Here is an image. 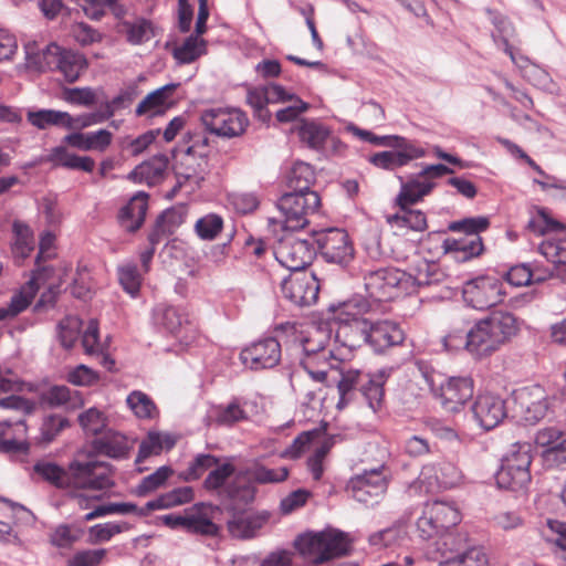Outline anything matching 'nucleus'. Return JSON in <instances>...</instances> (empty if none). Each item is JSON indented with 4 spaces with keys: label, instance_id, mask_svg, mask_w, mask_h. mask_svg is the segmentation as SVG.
Here are the masks:
<instances>
[{
    "label": "nucleus",
    "instance_id": "nucleus-1",
    "mask_svg": "<svg viewBox=\"0 0 566 566\" xmlns=\"http://www.w3.org/2000/svg\"><path fill=\"white\" fill-rule=\"evenodd\" d=\"M515 316L509 312H493L478 321L465 333V349L481 358L491 355L517 334Z\"/></svg>",
    "mask_w": 566,
    "mask_h": 566
},
{
    "label": "nucleus",
    "instance_id": "nucleus-2",
    "mask_svg": "<svg viewBox=\"0 0 566 566\" xmlns=\"http://www.w3.org/2000/svg\"><path fill=\"white\" fill-rule=\"evenodd\" d=\"M490 226L486 217L479 216L453 221L448 229L452 232H462L461 238H447L442 242L444 254L457 262H467L479 256L483 251V243L480 233Z\"/></svg>",
    "mask_w": 566,
    "mask_h": 566
},
{
    "label": "nucleus",
    "instance_id": "nucleus-3",
    "mask_svg": "<svg viewBox=\"0 0 566 566\" xmlns=\"http://www.w3.org/2000/svg\"><path fill=\"white\" fill-rule=\"evenodd\" d=\"M321 198L317 192H285L277 200L280 217L274 220L284 231H298L308 223V217L318 211Z\"/></svg>",
    "mask_w": 566,
    "mask_h": 566
},
{
    "label": "nucleus",
    "instance_id": "nucleus-4",
    "mask_svg": "<svg viewBox=\"0 0 566 566\" xmlns=\"http://www.w3.org/2000/svg\"><path fill=\"white\" fill-rule=\"evenodd\" d=\"M531 446L527 443L513 444L502 459L501 467L495 474L497 486L513 492L524 491L531 482Z\"/></svg>",
    "mask_w": 566,
    "mask_h": 566
},
{
    "label": "nucleus",
    "instance_id": "nucleus-5",
    "mask_svg": "<svg viewBox=\"0 0 566 566\" xmlns=\"http://www.w3.org/2000/svg\"><path fill=\"white\" fill-rule=\"evenodd\" d=\"M70 489L102 491L115 485L113 467L104 461H78L69 464Z\"/></svg>",
    "mask_w": 566,
    "mask_h": 566
},
{
    "label": "nucleus",
    "instance_id": "nucleus-6",
    "mask_svg": "<svg viewBox=\"0 0 566 566\" xmlns=\"http://www.w3.org/2000/svg\"><path fill=\"white\" fill-rule=\"evenodd\" d=\"M200 120L207 132L222 138L239 137L249 125L248 116L239 108L205 109Z\"/></svg>",
    "mask_w": 566,
    "mask_h": 566
},
{
    "label": "nucleus",
    "instance_id": "nucleus-7",
    "mask_svg": "<svg viewBox=\"0 0 566 566\" xmlns=\"http://www.w3.org/2000/svg\"><path fill=\"white\" fill-rule=\"evenodd\" d=\"M515 416L528 424H534L545 418L549 410V397L539 385L518 388L512 394Z\"/></svg>",
    "mask_w": 566,
    "mask_h": 566
},
{
    "label": "nucleus",
    "instance_id": "nucleus-8",
    "mask_svg": "<svg viewBox=\"0 0 566 566\" xmlns=\"http://www.w3.org/2000/svg\"><path fill=\"white\" fill-rule=\"evenodd\" d=\"M273 253L282 266L297 273L305 272L304 269L312 263L315 249L308 240L286 233L276 242Z\"/></svg>",
    "mask_w": 566,
    "mask_h": 566
},
{
    "label": "nucleus",
    "instance_id": "nucleus-9",
    "mask_svg": "<svg viewBox=\"0 0 566 566\" xmlns=\"http://www.w3.org/2000/svg\"><path fill=\"white\" fill-rule=\"evenodd\" d=\"M505 292L501 280L493 275H481L469 280L462 287L464 302L472 308L484 311L503 301Z\"/></svg>",
    "mask_w": 566,
    "mask_h": 566
},
{
    "label": "nucleus",
    "instance_id": "nucleus-10",
    "mask_svg": "<svg viewBox=\"0 0 566 566\" xmlns=\"http://www.w3.org/2000/svg\"><path fill=\"white\" fill-rule=\"evenodd\" d=\"M355 331L361 332L363 339L375 353H384L386 349L400 345L405 334L400 326L388 319L357 322Z\"/></svg>",
    "mask_w": 566,
    "mask_h": 566
},
{
    "label": "nucleus",
    "instance_id": "nucleus-11",
    "mask_svg": "<svg viewBox=\"0 0 566 566\" xmlns=\"http://www.w3.org/2000/svg\"><path fill=\"white\" fill-rule=\"evenodd\" d=\"M405 271L396 268H379L367 271L364 275L365 289L376 301H389L405 292Z\"/></svg>",
    "mask_w": 566,
    "mask_h": 566
},
{
    "label": "nucleus",
    "instance_id": "nucleus-12",
    "mask_svg": "<svg viewBox=\"0 0 566 566\" xmlns=\"http://www.w3.org/2000/svg\"><path fill=\"white\" fill-rule=\"evenodd\" d=\"M346 491L357 502L374 506L380 502L387 491V480L380 468L364 471L352 478Z\"/></svg>",
    "mask_w": 566,
    "mask_h": 566
},
{
    "label": "nucleus",
    "instance_id": "nucleus-13",
    "mask_svg": "<svg viewBox=\"0 0 566 566\" xmlns=\"http://www.w3.org/2000/svg\"><path fill=\"white\" fill-rule=\"evenodd\" d=\"M304 356L300 365L312 380L324 384L329 371L343 366V361L334 356L333 350L326 346L314 348L313 342L303 345Z\"/></svg>",
    "mask_w": 566,
    "mask_h": 566
},
{
    "label": "nucleus",
    "instance_id": "nucleus-14",
    "mask_svg": "<svg viewBox=\"0 0 566 566\" xmlns=\"http://www.w3.org/2000/svg\"><path fill=\"white\" fill-rule=\"evenodd\" d=\"M281 291L292 304L305 307L316 303L319 283L314 273L297 272L282 281Z\"/></svg>",
    "mask_w": 566,
    "mask_h": 566
},
{
    "label": "nucleus",
    "instance_id": "nucleus-15",
    "mask_svg": "<svg viewBox=\"0 0 566 566\" xmlns=\"http://www.w3.org/2000/svg\"><path fill=\"white\" fill-rule=\"evenodd\" d=\"M318 250L324 260L346 266L354 258V248L347 232L331 228L323 231L316 239Z\"/></svg>",
    "mask_w": 566,
    "mask_h": 566
},
{
    "label": "nucleus",
    "instance_id": "nucleus-16",
    "mask_svg": "<svg viewBox=\"0 0 566 566\" xmlns=\"http://www.w3.org/2000/svg\"><path fill=\"white\" fill-rule=\"evenodd\" d=\"M209 134L206 129H193L186 133L184 137V142L187 144L186 160L189 164L191 160L198 159L196 167L185 175L186 179L196 177L203 179V175L210 170L209 158L213 154V146Z\"/></svg>",
    "mask_w": 566,
    "mask_h": 566
},
{
    "label": "nucleus",
    "instance_id": "nucleus-17",
    "mask_svg": "<svg viewBox=\"0 0 566 566\" xmlns=\"http://www.w3.org/2000/svg\"><path fill=\"white\" fill-rule=\"evenodd\" d=\"M281 356V344L274 337L259 339L240 353L242 364L251 370L273 368L279 365Z\"/></svg>",
    "mask_w": 566,
    "mask_h": 566
},
{
    "label": "nucleus",
    "instance_id": "nucleus-18",
    "mask_svg": "<svg viewBox=\"0 0 566 566\" xmlns=\"http://www.w3.org/2000/svg\"><path fill=\"white\" fill-rule=\"evenodd\" d=\"M471 410L476 423L486 431L497 427L506 417L505 401L492 394L479 395Z\"/></svg>",
    "mask_w": 566,
    "mask_h": 566
},
{
    "label": "nucleus",
    "instance_id": "nucleus-19",
    "mask_svg": "<svg viewBox=\"0 0 566 566\" xmlns=\"http://www.w3.org/2000/svg\"><path fill=\"white\" fill-rule=\"evenodd\" d=\"M399 146H389L394 150L376 153L370 157V163L378 168L395 170L408 165L411 160L424 156V149L403 137Z\"/></svg>",
    "mask_w": 566,
    "mask_h": 566
},
{
    "label": "nucleus",
    "instance_id": "nucleus-20",
    "mask_svg": "<svg viewBox=\"0 0 566 566\" xmlns=\"http://www.w3.org/2000/svg\"><path fill=\"white\" fill-rule=\"evenodd\" d=\"M473 396V381L469 377H451L440 386L438 398L447 412H458Z\"/></svg>",
    "mask_w": 566,
    "mask_h": 566
},
{
    "label": "nucleus",
    "instance_id": "nucleus-21",
    "mask_svg": "<svg viewBox=\"0 0 566 566\" xmlns=\"http://www.w3.org/2000/svg\"><path fill=\"white\" fill-rule=\"evenodd\" d=\"M220 509L211 503L200 502L186 509L187 532L203 536H216L219 526L213 522Z\"/></svg>",
    "mask_w": 566,
    "mask_h": 566
},
{
    "label": "nucleus",
    "instance_id": "nucleus-22",
    "mask_svg": "<svg viewBox=\"0 0 566 566\" xmlns=\"http://www.w3.org/2000/svg\"><path fill=\"white\" fill-rule=\"evenodd\" d=\"M405 292L410 293L416 287L441 285L447 281L446 274L434 262L420 261L411 272H405Z\"/></svg>",
    "mask_w": 566,
    "mask_h": 566
},
{
    "label": "nucleus",
    "instance_id": "nucleus-23",
    "mask_svg": "<svg viewBox=\"0 0 566 566\" xmlns=\"http://www.w3.org/2000/svg\"><path fill=\"white\" fill-rule=\"evenodd\" d=\"M256 494V488L251 483L232 481L220 493L223 500L226 511L238 513L247 511V507L253 503Z\"/></svg>",
    "mask_w": 566,
    "mask_h": 566
},
{
    "label": "nucleus",
    "instance_id": "nucleus-24",
    "mask_svg": "<svg viewBox=\"0 0 566 566\" xmlns=\"http://www.w3.org/2000/svg\"><path fill=\"white\" fill-rule=\"evenodd\" d=\"M179 84H166L145 96V98L137 105V116L154 117L163 115L172 105V95Z\"/></svg>",
    "mask_w": 566,
    "mask_h": 566
},
{
    "label": "nucleus",
    "instance_id": "nucleus-25",
    "mask_svg": "<svg viewBox=\"0 0 566 566\" xmlns=\"http://www.w3.org/2000/svg\"><path fill=\"white\" fill-rule=\"evenodd\" d=\"M294 97L279 84H269L262 87L251 88L247 93V103L262 117V112L268 104L285 103Z\"/></svg>",
    "mask_w": 566,
    "mask_h": 566
},
{
    "label": "nucleus",
    "instance_id": "nucleus-26",
    "mask_svg": "<svg viewBox=\"0 0 566 566\" xmlns=\"http://www.w3.org/2000/svg\"><path fill=\"white\" fill-rule=\"evenodd\" d=\"M168 157L158 154L150 159L136 166L128 175V178L135 182H146L149 186L159 184L168 168Z\"/></svg>",
    "mask_w": 566,
    "mask_h": 566
},
{
    "label": "nucleus",
    "instance_id": "nucleus-27",
    "mask_svg": "<svg viewBox=\"0 0 566 566\" xmlns=\"http://www.w3.org/2000/svg\"><path fill=\"white\" fill-rule=\"evenodd\" d=\"M230 515L228 530L233 537L242 539L254 537L269 517L266 513L249 514L247 511L230 513Z\"/></svg>",
    "mask_w": 566,
    "mask_h": 566
},
{
    "label": "nucleus",
    "instance_id": "nucleus-28",
    "mask_svg": "<svg viewBox=\"0 0 566 566\" xmlns=\"http://www.w3.org/2000/svg\"><path fill=\"white\" fill-rule=\"evenodd\" d=\"M421 475L424 479H434L436 483L443 489L454 488L462 480L460 469L453 462L447 460L423 465Z\"/></svg>",
    "mask_w": 566,
    "mask_h": 566
},
{
    "label": "nucleus",
    "instance_id": "nucleus-29",
    "mask_svg": "<svg viewBox=\"0 0 566 566\" xmlns=\"http://www.w3.org/2000/svg\"><path fill=\"white\" fill-rule=\"evenodd\" d=\"M148 209V195L137 192L128 203L119 211L118 218L122 226L129 232L137 231L144 223Z\"/></svg>",
    "mask_w": 566,
    "mask_h": 566
},
{
    "label": "nucleus",
    "instance_id": "nucleus-30",
    "mask_svg": "<svg viewBox=\"0 0 566 566\" xmlns=\"http://www.w3.org/2000/svg\"><path fill=\"white\" fill-rule=\"evenodd\" d=\"M0 407L14 413V417L0 422L4 430L11 426H17L21 427L23 432L27 431L25 417L34 412V401L22 396L10 395L0 399Z\"/></svg>",
    "mask_w": 566,
    "mask_h": 566
},
{
    "label": "nucleus",
    "instance_id": "nucleus-31",
    "mask_svg": "<svg viewBox=\"0 0 566 566\" xmlns=\"http://www.w3.org/2000/svg\"><path fill=\"white\" fill-rule=\"evenodd\" d=\"M322 553L318 555V564H324L333 558L346 556L352 547L347 534L337 530L321 532Z\"/></svg>",
    "mask_w": 566,
    "mask_h": 566
},
{
    "label": "nucleus",
    "instance_id": "nucleus-32",
    "mask_svg": "<svg viewBox=\"0 0 566 566\" xmlns=\"http://www.w3.org/2000/svg\"><path fill=\"white\" fill-rule=\"evenodd\" d=\"M195 499V491L191 486L176 488L167 493L159 495L157 499L146 503L138 511L139 516H146L150 511L167 510L182 504L190 503Z\"/></svg>",
    "mask_w": 566,
    "mask_h": 566
},
{
    "label": "nucleus",
    "instance_id": "nucleus-33",
    "mask_svg": "<svg viewBox=\"0 0 566 566\" xmlns=\"http://www.w3.org/2000/svg\"><path fill=\"white\" fill-rule=\"evenodd\" d=\"M302 144L318 153L324 151L326 144L333 138L331 129L316 120H302L297 128Z\"/></svg>",
    "mask_w": 566,
    "mask_h": 566
},
{
    "label": "nucleus",
    "instance_id": "nucleus-34",
    "mask_svg": "<svg viewBox=\"0 0 566 566\" xmlns=\"http://www.w3.org/2000/svg\"><path fill=\"white\" fill-rule=\"evenodd\" d=\"M390 375L389 369H380L377 373L368 374L361 382L359 392L365 398L368 407L375 412L381 408L384 402V386Z\"/></svg>",
    "mask_w": 566,
    "mask_h": 566
},
{
    "label": "nucleus",
    "instance_id": "nucleus-35",
    "mask_svg": "<svg viewBox=\"0 0 566 566\" xmlns=\"http://www.w3.org/2000/svg\"><path fill=\"white\" fill-rule=\"evenodd\" d=\"M434 186L436 184L433 181L422 180L419 176H415L408 181L401 182L396 202L399 208H410L411 205L417 203L424 196L429 195Z\"/></svg>",
    "mask_w": 566,
    "mask_h": 566
},
{
    "label": "nucleus",
    "instance_id": "nucleus-36",
    "mask_svg": "<svg viewBox=\"0 0 566 566\" xmlns=\"http://www.w3.org/2000/svg\"><path fill=\"white\" fill-rule=\"evenodd\" d=\"M93 449L99 454L123 459L128 455L129 446L124 434L109 430L103 438L93 441Z\"/></svg>",
    "mask_w": 566,
    "mask_h": 566
},
{
    "label": "nucleus",
    "instance_id": "nucleus-37",
    "mask_svg": "<svg viewBox=\"0 0 566 566\" xmlns=\"http://www.w3.org/2000/svg\"><path fill=\"white\" fill-rule=\"evenodd\" d=\"M154 323L165 332L177 336L186 318L184 314L175 306L160 303L153 310Z\"/></svg>",
    "mask_w": 566,
    "mask_h": 566
},
{
    "label": "nucleus",
    "instance_id": "nucleus-38",
    "mask_svg": "<svg viewBox=\"0 0 566 566\" xmlns=\"http://www.w3.org/2000/svg\"><path fill=\"white\" fill-rule=\"evenodd\" d=\"M28 122L40 130L50 126L63 127L69 129L71 114L64 111L42 108L38 111L29 109L27 113Z\"/></svg>",
    "mask_w": 566,
    "mask_h": 566
},
{
    "label": "nucleus",
    "instance_id": "nucleus-39",
    "mask_svg": "<svg viewBox=\"0 0 566 566\" xmlns=\"http://www.w3.org/2000/svg\"><path fill=\"white\" fill-rule=\"evenodd\" d=\"M339 373L340 378L337 380V389L339 392V400L337 408H344L353 398L354 390H360L361 382L365 380L368 374H363L357 369H344L339 366L336 369Z\"/></svg>",
    "mask_w": 566,
    "mask_h": 566
},
{
    "label": "nucleus",
    "instance_id": "nucleus-40",
    "mask_svg": "<svg viewBox=\"0 0 566 566\" xmlns=\"http://www.w3.org/2000/svg\"><path fill=\"white\" fill-rule=\"evenodd\" d=\"M64 49L56 43L48 44L38 53L27 52V62L30 67L40 72L55 71L61 63Z\"/></svg>",
    "mask_w": 566,
    "mask_h": 566
},
{
    "label": "nucleus",
    "instance_id": "nucleus-41",
    "mask_svg": "<svg viewBox=\"0 0 566 566\" xmlns=\"http://www.w3.org/2000/svg\"><path fill=\"white\" fill-rule=\"evenodd\" d=\"M33 471L43 481L50 483L56 489L69 490L70 489V475L69 468L64 469L55 462L48 460H39L33 465Z\"/></svg>",
    "mask_w": 566,
    "mask_h": 566
},
{
    "label": "nucleus",
    "instance_id": "nucleus-42",
    "mask_svg": "<svg viewBox=\"0 0 566 566\" xmlns=\"http://www.w3.org/2000/svg\"><path fill=\"white\" fill-rule=\"evenodd\" d=\"M387 222L398 229H408L412 231H424L427 229V218L421 210L402 207L395 214L387 217Z\"/></svg>",
    "mask_w": 566,
    "mask_h": 566
},
{
    "label": "nucleus",
    "instance_id": "nucleus-43",
    "mask_svg": "<svg viewBox=\"0 0 566 566\" xmlns=\"http://www.w3.org/2000/svg\"><path fill=\"white\" fill-rule=\"evenodd\" d=\"M369 304L363 297H354L337 305L332 304L329 311L340 324L354 323L355 319H366L363 315L368 311Z\"/></svg>",
    "mask_w": 566,
    "mask_h": 566
},
{
    "label": "nucleus",
    "instance_id": "nucleus-44",
    "mask_svg": "<svg viewBox=\"0 0 566 566\" xmlns=\"http://www.w3.org/2000/svg\"><path fill=\"white\" fill-rule=\"evenodd\" d=\"M314 179V170L308 164L296 163L289 172L287 187L291 192H314L311 190Z\"/></svg>",
    "mask_w": 566,
    "mask_h": 566
},
{
    "label": "nucleus",
    "instance_id": "nucleus-45",
    "mask_svg": "<svg viewBox=\"0 0 566 566\" xmlns=\"http://www.w3.org/2000/svg\"><path fill=\"white\" fill-rule=\"evenodd\" d=\"M252 480L259 484H276L285 481L290 474L286 467L270 469L259 461H254L247 470Z\"/></svg>",
    "mask_w": 566,
    "mask_h": 566
},
{
    "label": "nucleus",
    "instance_id": "nucleus-46",
    "mask_svg": "<svg viewBox=\"0 0 566 566\" xmlns=\"http://www.w3.org/2000/svg\"><path fill=\"white\" fill-rule=\"evenodd\" d=\"M14 241L12 253L15 259L24 260L34 249V239L31 229L23 222L14 221L12 226Z\"/></svg>",
    "mask_w": 566,
    "mask_h": 566
},
{
    "label": "nucleus",
    "instance_id": "nucleus-47",
    "mask_svg": "<svg viewBox=\"0 0 566 566\" xmlns=\"http://www.w3.org/2000/svg\"><path fill=\"white\" fill-rule=\"evenodd\" d=\"M428 513L436 518V527H443L444 531L455 526L461 520L457 507L441 501L428 503Z\"/></svg>",
    "mask_w": 566,
    "mask_h": 566
},
{
    "label": "nucleus",
    "instance_id": "nucleus-48",
    "mask_svg": "<svg viewBox=\"0 0 566 566\" xmlns=\"http://www.w3.org/2000/svg\"><path fill=\"white\" fill-rule=\"evenodd\" d=\"M126 402L139 419H153L158 415V409L153 399L140 390L132 391L127 396Z\"/></svg>",
    "mask_w": 566,
    "mask_h": 566
},
{
    "label": "nucleus",
    "instance_id": "nucleus-49",
    "mask_svg": "<svg viewBox=\"0 0 566 566\" xmlns=\"http://www.w3.org/2000/svg\"><path fill=\"white\" fill-rule=\"evenodd\" d=\"M86 67L87 63L82 54L64 50L61 63L56 70L64 75L67 82L73 83Z\"/></svg>",
    "mask_w": 566,
    "mask_h": 566
},
{
    "label": "nucleus",
    "instance_id": "nucleus-50",
    "mask_svg": "<svg viewBox=\"0 0 566 566\" xmlns=\"http://www.w3.org/2000/svg\"><path fill=\"white\" fill-rule=\"evenodd\" d=\"M294 546L304 558L312 562L314 565H319L318 555L322 553L321 532L306 533L297 536L294 542Z\"/></svg>",
    "mask_w": 566,
    "mask_h": 566
},
{
    "label": "nucleus",
    "instance_id": "nucleus-51",
    "mask_svg": "<svg viewBox=\"0 0 566 566\" xmlns=\"http://www.w3.org/2000/svg\"><path fill=\"white\" fill-rule=\"evenodd\" d=\"M82 321L77 316H66L56 326L57 338L61 346L71 349L78 339Z\"/></svg>",
    "mask_w": 566,
    "mask_h": 566
},
{
    "label": "nucleus",
    "instance_id": "nucleus-52",
    "mask_svg": "<svg viewBox=\"0 0 566 566\" xmlns=\"http://www.w3.org/2000/svg\"><path fill=\"white\" fill-rule=\"evenodd\" d=\"M205 53V41L191 34L184 43L175 48L172 55L180 64H189Z\"/></svg>",
    "mask_w": 566,
    "mask_h": 566
},
{
    "label": "nucleus",
    "instance_id": "nucleus-53",
    "mask_svg": "<svg viewBox=\"0 0 566 566\" xmlns=\"http://www.w3.org/2000/svg\"><path fill=\"white\" fill-rule=\"evenodd\" d=\"M486 554L481 547H470L447 558L440 566H488Z\"/></svg>",
    "mask_w": 566,
    "mask_h": 566
},
{
    "label": "nucleus",
    "instance_id": "nucleus-54",
    "mask_svg": "<svg viewBox=\"0 0 566 566\" xmlns=\"http://www.w3.org/2000/svg\"><path fill=\"white\" fill-rule=\"evenodd\" d=\"M235 468L231 463H222L213 467L203 481V488L209 492L222 493L227 486V480L234 473Z\"/></svg>",
    "mask_w": 566,
    "mask_h": 566
},
{
    "label": "nucleus",
    "instance_id": "nucleus-55",
    "mask_svg": "<svg viewBox=\"0 0 566 566\" xmlns=\"http://www.w3.org/2000/svg\"><path fill=\"white\" fill-rule=\"evenodd\" d=\"M70 426L67 418L61 415H49L43 418L39 442L51 443L66 427Z\"/></svg>",
    "mask_w": 566,
    "mask_h": 566
},
{
    "label": "nucleus",
    "instance_id": "nucleus-56",
    "mask_svg": "<svg viewBox=\"0 0 566 566\" xmlns=\"http://www.w3.org/2000/svg\"><path fill=\"white\" fill-rule=\"evenodd\" d=\"M172 474V469L168 465L158 468L154 473L145 476L136 486L135 494L138 496H146L153 491L159 489L165 484L168 478Z\"/></svg>",
    "mask_w": 566,
    "mask_h": 566
},
{
    "label": "nucleus",
    "instance_id": "nucleus-57",
    "mask_svg": "<svg viewBox=\"0 0 566 566\" xmlns=\"http://www.w3.org/2000/svg\"><path fill=\"white\" fill-rule=\"evenodd\" d=\"M124 28L128 42L132 44H142L149 41L154 33L153 23L146 19H137L134 22H125Z\"/></svg>",
    "mask_w": 566,
    "mask_h": 566
},
{
    "label": "nucleus",
    "instance_id": "nucleus-58",
    "mask_svg": "<svg viewBox=\"0 0 566 566\" xmlns=\"http://www.w3.org/2000/svg\"><path fill=\"white\" fill-rule=\"evenodd\" d=\"M72 395H75L78 398V406L83 405L82 399L80 398L78 391H71V389L66 386H52L49 388L43 395L42 400L48 406L56 408L64 405H67L72 401ZM77 403H72V407H76Z\"/></svg>",
    "mask_w": 566,
    "mask_h": 566
},
{
    "label": "nucleus",
    "instance_id": "nucleus-59",
    "mask_svg": "<svg viewBox=\"0 0 566 566\" xmlns=\"http://www.w3.org/2000/svg\"><path fill=\"white\" fill-rule=\"evenodd\" d=\"M118 281L129 295L136 296L142 285V275L137 270V265L127 263L118 266Z\"/></svg>",
    "mask_w": 566,
    "mask_h": 566
},
{
    "label": "nucleus",
    "instance_id": "nucleus-60",
    "mask_svg": "<svg viewBox=\"0 0 566 566\" xmlns=\"http://www.w3.org/2000/svg\"><path fill=\"white\" fill-rule=\"evenodd\" d=\"M62 99L72 105L90 107L96 103V93L92 87H63Z\"/></svg>",
    "mask_w": 566,
    "mask_h": 566
},
{
    "label": "nucleus",
    "instance_id": "nucleus-61",
    "mask_svg": "<svg viewBox=\"0 0 566 566\" xmlns=\"http://www.w3.org/2000/svg\"><path fill=\"white\" fill-rule=\"evenodd\" d=\"M128 528L129 525L126 522H107L90 527L88 534L93 543H103Z\"/></svg>",
    "mask_w": 566,
    "mask_h": 566
},
{
    "label": "nucleus",
    "instance_id": "nucleus-62",
    "mask_svg": "<svg viewBox=\"0 0 566 566\" xmlns=\"http://www.w3.org/2000/svg\"><path fill=\"white\" fill-rule=\"evenodd\" d=\"M218 464V458L212 454H198L182 473L186 481L198 480L206 471Z\"/></svg>",
    "mask_w": 566,
    "mask_h": 566
},
{
    "label": "nucleus",
    "instance_id": "nucleus-63",
    "mask_svg": "<svg viewBox=\"0 0 566 566\" xmlns=\"http://www.w3.org/2000/svg\"><path fill=\"white\" fill-rule=\"evenodd\" d=\"M78 422L86 433L97 436L106 427V418L103 412L96 408H90L78 416Z\"/></svg>",
    "mask_w": 566,
    "mask_h": 566
},
{
    "label": "nucleus",
    "instance_id": "nucleus-64",
    "mask_svg": "<svg viewBox=\"0 0 566 566\" xmlns=\"http://www.w3.org/2000/svg\"><path fill=\"white\" fill-rule=\"evenodd\" d=\"M547 527L556 534L555 538L547 537V542L554 545L556 556L566 560V523L558 520H547Z\"/></svg>",
    "mask_w": 566,
    "mask_h": 566
}]
</instances>
